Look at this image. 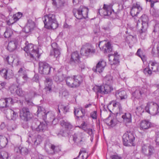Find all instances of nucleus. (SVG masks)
<instances>
[{
	"mask_svg": "<svg viewBox=\"0 0 159 159\" xmlns=\"http://www.w3.org/2000/svg\"><path fill=\"white\" fill-rule=\"evenodd\" d=\"M142 9L139 2H137L135 3H134L131 9V15L132 16H137Z\"/></svg>",
	"mask_w": 159,
	"mask_h": 159,
	"instance_id": "nucleus-18",
	"label": "nucleus"
},
{
	"mask_svg": "<svg viewBox=\"0 0 159 159\" xmlns=\"http://www.w3.org/2000/svg\"><path fill=\"white\" fill-rule=\"evenodd\" d=\"M90 116L93 119H96L97 118V112L96 111H94L90 114Z\"/></svg>",
	"mask_w": 159,
	"mask_h": 159,
	"instance_id": "nucleus-54",
	"label": "nucleus"
},
{
	"mask_svg": "<svg viewBox=\"0 0 159 159\" xmlns=\"http://www.w3.org/2000/svg\"><path fill=\"white\" fill-rule=\"evenodd\" d=\"M112 49L111 44L110 42H108L105 44L102 47V50L104 53H109L111 52Z\"/></svg>",
	"mask_w": 159,
	"mask_h": 159,
	"instance_id": "nucleus-40",
	"label": "nucleus"
},
{
	"mask_svg": "<svg viewBox=\"0 0 159 159\" xmlns=\"http://www.w3.org/2000/svg\"><path fill=\"white\" fill-rule=\"evenodd\" d=\"M4 59L5 61H7L9 65H11L13 62H15V61H16L17 62L16 63V65L18 66L20 62V61L18 59H15L12 56L9 57V56H5Z\"/></svg>",
	"mask_w": 159,
	"mask_h": 159,
	"instance_id": "nucleus-35",
	"label": "nucleus"
},
{
	"mask_svg": "<svg viewBox=\"0 0 159 159\" xmlns=\"http://www.w3.org/2000/svg\"><path fill=\"white\" fill-rule=\"evenodd\" d=\"M67 85L70 87L74 88V77H67L66 80Z\"/></svg>",
	"mask_w": 159,
	"mask_h": 159,
	"instance_id": "nucleus-42",
	"label": "nucleus"
},
{
	"mask_svg": "<svg viewBox=\"0 0 159 159\" xmlns=\"http://www.w3.org/2000/svg\"><path fill=\"white\" fill-rule=\"evenodd\" d=\"M81 157L82 159H86L89 157L88 153L81 154Z\"/></svg>",
	"mask_w": 159,
	"mask_h": 159,
	"instance_id": "nucleus-61",
	"label": "nucleus"
},
{
	"mask_svg": "<svg viewBox=\"0 0 159 159\" xmlns=\"http://www.w3.org/2000/svg\"><path fill=\"white\" fill-rule=\"evenodd\" d=\"M19 149V152L21 154L26 155L28 153V150L25 148H22Z\"/></svg>",
	"mask_w": 159,
	"mask_h": 159,
	"instance_id": "nucleus-51",
	"label": "nucleus"
},
{
	"mask_svg": "<svg viewBox=\"0 0 159 159\" xmlns=\"http://www.w3.org/2000/svg\"><path fill=\"white\" fill-rule=\"evenodd\" d=\"M16 94L19 96L24 97L25 94V92L21 88H19L16 90Z\"/></svg>",
	"mask_w": 159,
	"mask_h": 159,
	"instance_id": "nucleus-46",
	"label": "nucleus"
},
{
	"mask_svg": "<svg viewBox=\"0 0 159 159\" xmlns=\"http://www.w3.org/2000/svg\"><path fill=\"white\" fill-rule=\"evenodd\" d=\"M52 5L57 9H61L64 6L65 1L62 0H52Z\"/></svg>",
	"mask_w": 159,
	"mask_h": 159,
	"instance_id": "nucleus-33",
	"label": "nucleus"
},
{
	"mask_svg": "<svg viewBox=\"0 0 159 159\" xmlns=\"http://www.w3.org/2000/svg\"><path fill=\"white\" fill-rule=\"evenodd\" d=\"M70 133V131L66 129H62L60 130L59 132V134L63 137H67L68 136Z\"/></svg>",
	"mask_w": 159,
	"mask_h": 159,
	"instance_id": "nucleus-44",
	"label": "nucleus"
},
{
	"mask_svg": "<svg viewBox=\"0 0 159 159\" xmlns=\"http://www.w3.org/2000/svg\"><path fill=\"white\" fill-rule=\"evenodd\" d=\"M104 80L106 83L105 84L100 86L96 85L93 89L96 93L107 94L113 90L112 87L110 85L113 83L112 77L111 75H107L105 78Z\"/></svg>",
	"mask_w": 159,
	"mask_h": 159,
	"instance_id": "nucleus-1",
	"label": "nucleus"
},
{
	"mask_svg": "<svg viewBox=\"0 0 159 159\" xmlns=\"http://www.w3.org/2000/svg\"><path fill=\"white\" fill-rule=\"evenodd\" d=\"M18 42L16 40L11 41L9 42L7 49L10 52L14 51L17 48Z\"/></svg>",
	"mask_w": 159,
	"mask_h": 159,
	"instance_id": "nucleus-32",
	"label": "nucleus"
},
{
	"mask_svg": "<svg viewBox=\"0 0 159 159\" xmlns=\"http://www.w3.org/2000/svg\"><path fill=\"white\" fill-rule=\"evenodd\" d=\"M80 52L83 56L89 57L95 53V49L91 45L86 44L81 48Z\"/></svg>",
	"mask_w": 159,
	"mask_h": 159,
	"instance_id": "nucleus-9",
	"label": "nucleus"
},
{
	"mask_svg": "<svg viewBox=\"0 0 159 159\" xmlns=\"http://www.w3.org/2000/svg\"><path fill=\"white\" fill-rule=\"evenodd\" d=\"M35 25L34 22L32 20H29L23 30L26 33L30 34L33 30Z\"/></svg>",
	"mask_w": 159,
	"mask_h": 159,
	"instance_id": "nucleus-21",
	"label": "nucleus"
},
{
	"mask_svg": "<svg viewBox=\"0 0 159 159\" xmlns=\"http://www.w3.org/2000/svg\"><path fill=\"white\" fill-rule=\"evenodd\" d=\"M133 89L134 91L132 93V97L137 99H140L146 95L147 91V89L145 86L142 87L134 88Z\"/></svg>",
	"mask_w": 159,
	"mask_h": 159,
	"instance_id": "nucleus-6",
	"label": "nucleus"
},
{
	"mask_svg": "<svg viewBox=\"0 0 159 159\" xmlns=\"http://www.w3.org/2000/svg\"><path fill=\"white\" fill-rule=\"evenodd\" d=\"M45 28L48 29H55L58 26V24L53 14H49L45 15L43 18Z\"/></svg>",
	"mask_w": 159,
	"mask_h": 159,
	"instance_id": "nucleus-3",
	"label": "nucleus"
},
{
	"mask_svg": "<svg viewBox=\"0 0 159 159\" xmlns=\"http://www.w3.org/2000/svg\"><path fill=\"white\" fill-rule=\"evenodd\" d=\"M52 81L51 79L49 78H47L46 79L45 87L44 89L46 91H48L50 92L52 91Z\"/></svg>",
	"mask_w": 159,
	"mask_h": 159,
	"instance_id": "nucleus-38",
	"label": "nucleus"
},
{
	"mask_svg": "<svg viewBox=\"0 0 159 159\" xmlns=\"http://www.w3.org/2000/svg\"><path fill=\"white\" fill-rule=\"evenodd\" d=\"M12 100L11 98H2L0 99V107L4 108L9 107L11 106Z\"/></svg>",
	"mask_w": 159,
	"mask_h": 159,
	"instance_id": "nucleus-23",
	"label": "nucleus"
},
{
	"mask_svg": "<svg viewBox=\"0 0 159 159\" xmlns=\"http://www.w3.org/2000/svg\"><path fill=\"white\" fill-rule=\"evenodd\" d=\"M48 146L50 149V150H46L47 152L49 154L54 155L61 151V148L59 146H55L51 143L48 144Z\"/></svg>",
	"mask_w": 159,
	"mask_h": 159,
	"instance_id": "nucleus-22",
	"label": "nucleus"
},
{
	"mask_svg": "<svg viewBox=\"0 0 159 159\" xmlns=\"http://www.w3.org/2000/svg\"><path fill=\"white\" fill-rule=\"evenodd\" d=\"M80 57L78 52L75 51L72 53L70 61L71 63H79L80 61Z\"/></svg>",
	"mask_w": 159,
	"mask_h": 159,
	"instance_id": "nucleus-31",
	"label": "nucleus"
},
{
	"mask_svg": "<svg viewBox=\"0 0 159 159\" xmlns=\"http://www.w3.org/2000/svg\"><path fill=\"white\" fill-rule=\"evenodd\" d=\"M145 110L147 112L155 116L159 113V106L154 102L148 103L145 107Z\"/></svg>",
	"mask_w": 159,
	"mask_h": 159,
	"instance_id": "nucleus-8",
	"label": "nucleus"
},
{
	"mask_svg": "<svg viewBox=\"0 0 159 159\" xmlns=\"http://www.w3.org/2000/svg\"><path fill=\"white\" fill-rule=\"evenodd\" d=\"M88 8L83 6H80L78 9H74L73 10L74 15L78 19L88 18Z\"/></svg>",
	"mask_w": 159,
	"mask_h": 159,
	"instance_id": "nucleus-5",
	"label": "nucleus"
},
{
	"mask_svg": "<svg viewBox=\"0 0 159 159\" xmlns=\"http://www.w3.org/2000/svg\"><path fill=\"white\" fill-rule=\"evenodd\" d=\"M61 125L66 128V129L70 131L73 128V126L70 122L62 120L60 122Z\"/></svg>",
	"mask_w": 159,
	"mask_h": 159,
	"instance_id": "nucleus-39",
	"label": "nucleus"
},
{
	"mask_svg": "<svg viewBox=\"0 0 159 159\" xmlns=\"http://www.w3.org/2000/svg\"><path fill=\"white\" fill-rule=\"evenodd\" d=\"M112 104L113 106L114 107H118V108L119 111L118 112H117L116 113L118 114H121L122 113V108L121 106L120 103L119 102H116V101H112L110 102L109 103L108 107L110 106Z\"/></svg>",
	"mask_w": 159,
	"mask_h": 159,
	"instance_id": "nucleus-36",
	"label": "nucleus"
},
{
	"mask_svg": "<svg viewBox=\"0 0 159 159\" xmlns=\"http://www.w3.org/2000/svg\"><path fill=\"white\" fill-rule=\"evenodd\" d=\"M54 79L57 82H60L62 81L64 79V76L62 74H57L55 77Z\"/></svg>",
	"mask_w": 159,
	"mask_h": 159,
	"instance_id": "nucleus-47",
	"label": "nucleus"
},
{
	"mask_svg": "<svg viewBox=\"0 0 159 159\" xmlns=\"http://www.w3.org/2000/svg\"><path fill=\"white\" fill-rule=\"evenodd\" d=\"M74 88L79 87L83 81L82 77L80 75H74Z\"/></svg>",
	"mask_w": 159,
	"mask_h": 159,
	"instance_id": "nucleus-34",
	"label": "nucleus"
},
{
	"mask_svg": "<svg viewBox=\"0 0 159 159\" xmlns=\"http://www.w3.org/2000/svg\"><path fill=\"white\" fill-rule=\"evenodd\" d=\"M153 32L159 34V23H157L155 25Z\"/></svg>",
	"mask_w": 159,
	"mask_h": 159,
	"instance_id": "nucleus-53",
	"label": "nucleus"
},
{
	"mask_svg": "<svg viewBox=\"0 0 159 159\" xmlns=\"http://www.w3.org/2000/svg\"><path fill=\"white\" fill-rule=\"evenodd\" d=\"M119 57L120 56L117 53L115 52L114 54L109 56V60L110 62H112L111 65L118 64L120 62Z\"/></svg>",
	"mask_w": 159,
	"mask_h": 159,
	"instance_id": "nucleus-26",
	"label": "nucleus"
},
{
	"mask_svg": "<svg viewBox=\"0 0 159 159\" xmlns=\"http://www.w3.org/2000/svg\"><path fill=\"white\" fill-rule=\"evenodd\" d=\"M51 46L53 50L51 51L50 56H53L54 57L59 58L61 55V48L55 42L52 43Z\"/></svg>",
	"mask_w": 159,
	"mask_h": 159,
	"instance_id": "nucleus-16",
	"label": "nucleus"
},
{
	"mask_svg": "<svg viewBox=\"0 0 159 159\" xmlns=\"http://www.w3.org/2000/svg\"><path fill=\"white\" fill-rule=\"evenodd\" d=\"M152 70L149 67H148L145 68L143 70V72L147 75L150 76L152 74Z\"/></svg>",
	"mask_w": 159,
	"mask_h": 159,
	"instance_id": "nucleus-49",
	"label": "nucleus"
},
{
	"mask_svg": "<svg viewBox=\"0 0 159 159\" xmlns=\"http://www.w3.org/2000/svg\"><path fill=\"white\" fill-rule=\"evenodd\" d=\"M109 117H108L107 119H105V122L106 123L107 125L110 126L111 127L114 126L116 124V123L114 121V120L113 119H111L110 121L109 122Z\"/></svg>",
	"mask_w": 159,
	"mask_h": 159,
	"instance_id": "nucleus-45",
	"label": "nucleus"
},
{
	"mask_svg": "<svg viewBox=\"0 0 159 159\" xmlns=\"http://www.w3.org/2000/svg\"><path fill=\"white\" fill-rule=\"evenodd\" d=\"M148 67L153 72L159 71V65L155 61H149Z\"/></svg>",
	"mask_w": 159,
	"mask_h": 159,
	"instance_id": "nucleus-30",
	"label": "nucleus"
},
{
	"mask_svg": "<svg viewBox=\"0 0 159 159\" xmlns=\"http://www.w3.org/2000/svg\"><path fill=\"white\" fill-rule=\"evenodd\" d=\"M140 128L141 130H145L153 127V125L148 120H142L140 123Z\"/></svg>",
	"mask_w": 159,
	"mask_h": 159,
	"instance_id": "nucleus-20",
	"label": "nucleus"
},
{
	"mask_svg": "<svg viewBox=\"0 0 159 159\" xmlns=\"http://www.w3.org/2000/svg\"><path fill=\"white\" fill-rule=\"evenodd\" d=\"M106 65V61L103 59H100L97 63L96 66L93 67V70L97 73H101L103 71Z\"/></svg>",
	"mask_w": 159,
	"mask_h": 159,
	"instance_id": "nucleus-17",
	"label": "nucleus"
},
{
	"mask_svg": "<svg viewBox=\"0 0 159 159\" xmlns=\"http://www.w3.org/2000/svg\"><path fill=\"white\" fill-rule=\"evenodd\" d=\"M136 111L141 114L144 111V109L141 106H139L136 108Z\"/></svg>",
	"mask_w": 159,
	"mask_h": 159,
	"instance_id": "nucleus-56",
	"label": "nucleus"
},
{
	"mask_svg": "<svg viewBox=\"0 0 159 159\" xmlns=\"http://www.w3.org/2000/svg\"><path fill=\"white\" fill-rule=\"evenodd\" d=\"M39 123L38 122L36 124L34 123L33 124L32 126L33 130L36 131L37 132H44L47 130L48 128V125L45 121L40 122L38 125L37 124Z\"/></svg>",
	"mask_w": 159,
	"mask_h": 159,
	"instance_id": "nucleus-15",
	"label": "nucleus"
},
{
	"mask_svg": "<svg viewBox=\"0 0 159 159\" xmlns=\"http://www.w3.org/2000/svg\"><path fill=\"white\" fill-rule=\"evenodd\" d=\"M7 113L6 114V117L9 119H11L12 120H14L18 117L17 113L15 112L14 111L11 110V109H7L6 111ZM6 111H4L5 113H6Z\"/></svg>",
	"mask_w": 159,
	"mask_h": 159,
	"instance_id": "nucleus-28",
	"label": "nucleus"
},
{
	"mask_svg": "<svg viewBox=\"0 0 159 159\" xmlns=\"http://www.w3.org/2000/svg\"><path fill=\"white\" fill-rule=\"evenodd\" d=\"M155 141L156 144L159 145V132H157L156 134Z\"/></svg>",
	"mask_w": 159,
	"mask_h": 159,
	"instance_id": "nucleus-55",
	"label": "nucleus"
},
{
	"mask_svg": "<svg viewBox=\"0 0 159 159\" xmlns=\"http://www.w3.org/2000/svg\"><path fill=\"white\" fill-rule=\"evenodd\" d=\"M9 157L8 154L7 152L2 151L0 152V159H7Z\"/></svg>",
	"mask_w": 159,
	"mask_h": 159,
	"instance_id": "nucleus-43",
	"label": "nucleus"
},
{
	"mask_svg": "<svg viewBox=\"0 0 159 159\" xmlns=\"http://www.w3.org/2000/svg\"><path fill=\"white\" fill-rule=\"evenodd\" d=\"M136 54L139 57L142 56V55H143V51H142L141 48L138 49Z\"/></svg>",
	"mask_w": 159,
	"mask_h": 159,
	"instance_id": "nucleus-57",
	"label": "nucleus"
},
{
	"mask_svg": "<svg viewBox=\"0 0 159 159\" xmlns=\"http://www.w3.org/2000/svg\"><path fill=\"white\" fill-rule=\"evenodd\" d=\"M122 118L123 119V121L126 126L128 124L132 122V116L131 114L129 112L124 113L122 116Z\"/></svg>",
	"mask_w": 159,
	"mask_h": 159,
	"instance_id": "nucleus-29",
	"label": "nucleus"
},
{
	"mask_svg": "<svg viewBox=\"0 0 159 159\" xmlns=\"http://www.w3.org/2000/svg\"><path fill=\"white\" fill-rule=\"evenodd\" d=\"M19 75L22 76L23 80L27 81L29 78L26 71L24 68H20L18 72Z\"/></svg>",
	"mask_w": 159,
	"mask_h": 159,
	"instance_id": "nucleus-37",
	"label": "nucleus"
},
{
	"mask_svg": "<svg viewBox=\"0 0 159 159\" xmlns=\"http://www.w3.org/2000/svg\"><path fill=\"white\" fill-rule=\"evenodd\" d=\"M44 113V115L43 117V118L45 121H47L48 122L54 125L56 123L55 121L57 119L55 118L54 113L51 112H48L46 113Z\"/></svg>",
	"mask_w": 159,
	"mask_h": 159,
	"instance_id": "nucleus-19",
	"label": "nucleus"
},
{
	"mask_svg": "<svg viewBox=\"0 0 159 159\" xmlns=\"http://www.w3.org/2000/svg\"><path fill=\"white\" fill-rule=\"evenodd\" d=\"M79 65V66L81 69H84L85 68V66L83 62H82L79 61V63H76Z\"/></svg>",
	"mask_w": 159,
	"mask_h": 159,
	"instance_id": "nucleus-60",
	"label": "nucleus"
},
{
	"mask_svg": "<svg viewBox=\"0 0 159 159\" xmlns=\"http://www.w3.org/2000/svg\"><path fill=\"white\" fill-rule=\"evenodd\" d=\"M69 107L68 106H65L64 107L63 110V112L64 113H66L69 111Z\"/></svg>",
	"mask_w": 159,
	"mask_h": 159,
	"instance_id": "nucleus-62",
	"label": "nucleus"
},
{
	"mask_svg": "<svg viewBox=\"0 0 159 159\" xmlns=\"http://www.w3.org/2000/svg\"><path fill=\"white\" fill-rule=\"evenodd\" d=\"M134 140V135L132 132H127L123 135V143L125 146H133V142Z\"/></svg>",
	"mask_w": 159,
	"mask_h": 159,
	"instance_id": "nucleus-7",
	"label": "nucleus"
},
{
	"mask_svg": "<svg viewBox=\"0 0 159 159\" xmlns=\"http://www.w3.org/2000/svg\"><path fill=\"white\" fill-rule=\"evenodd\" d=\"M74 115L78 118H83L85 114V110L82 107L74 108Z\"/></svg>",
	"mask_w": 159,
	"mask_h": 159,
	"instance_id": "nucleus-25",
	"label": "nucleus"
},
{
	"mask_svg": "<svg viewBox=\"0 0 159 159\" xmlns=\"http://www.w3.org/2000/svg\"><path fill=\"white\" fill-rule=\"evenodd\" d=\"M25 44V46L24 47V50L26 52L25 55L29 61H35L37 58H39L40 54L39 53L38 49L35 50L33 44L29 43L26 41Z\"/></svg>",
	"mask_w": 159,
	"mask_h": 159,
	"instance_id": "nucleus-2",
	"label": "nucleus"
},
{
	"mask_svg": "<svg viewBox=\"0 0 159 159\" xmlns=\"http://www.w3.org/2000/svg\"><path fill=\"white\" fill-rule=\"evenodd\" d=\"M111 157L112 159H122L121 157L116 155L111 156Z\"/></svg>",
	"mask_w": 159,
	"mask_h": 159,
	"instance_id": "nucleus-64",
	"label": "nucleus"
},
{
	"mask_svg": "<svg viewBox=\"0 0 159 159\" xmlns=\"http://www.w3.org/2000/svg\"><path fill=\"white\" fill-rule=\"evenodd\" d=\"M113 4L112 3L107 5L104 4L103 8L99 9L98 10V13L100 16H104L105 18H107L110 16L111 17L113 18L112 16L113 14H115L116 16H118L120 11L118 10L115 13L114 10L112 9Z\"/></svg>",
	"mask_w": 159,
	"mask_h": 159,
	"instance_id": "nucleus-4",
	"label": "nucleus"
},
{
	"mask_svg": "<svg viewBox=\"0 0 159 159\" xmlns=\"http://www.w3.org/2000/svg\"><path fill=\"white\" fill-rule=\"evenodd\" d=\"M17 21V19H16L15 17H14L13 16L11 17V18L8 21H7V24L9 25H11L12 24H13L16 22Z\"/></svg>",
	"mask_w": 159,
	"mask_h": 159,
	"instance_id": "nucleus-50",
	"label": "nucleus"
},
{
	"mask_svg": "<svg viewBox=\"0 0 159 159\" xmlns=\"http://www.w3.org/2000/svg\"><path fill=\"white\" fill-rule=\"evenodd\" d=\"M52 68L50 65L45 61H40L39 62V72L42 75H49Z\"/></svg>",
	"mask_w": 159,
	"mask_h": 159,
	"instance_id": "nucleus-11",
	"label": "nucleus"
},
{
	"mask_svg": "<svg viewBox=\"0 0 159 159\" xmlns=\"http://www.w3.org/2000/svg\"><path fill=\"white\" fill-rule=\"evenodd\" d=\"M22 16V13L20 12H18L13 15V16L17 19V21L20 19Z\"/></svg>",
	"mask_w": 159,
	"mask_h": 159,
	"instance_id": "nucleus-52",
	"label": "nucleus"
},
{
	"mask_svg": "<svg viewBox=\"0 0 159 159\" xmlns=\"http://www.w3.org/2000/svg\"><path fill=\"white\" fill-rule=\"evenodd\" d=\"M19 116L21 120L26 122L30 120L32 117L29 109L27 107H24L20 110Z\"/></svg>",
	"mask_w": 159,
	"mask_h": 159,
	"instance_id": "nucleus-10",
	"label": "nucleus"
},
{
	"mask_svg": "<svg viewBox=\"0 0 159 159\" xmlns=\"http://www.w3.org/2000/svg\"><path fill=\"white\" fill-rule=\"evenodd\" d=\"M141 151L145 156L150 157L154 153L155 149L152 145L143 144L141 145Z\"/></svg>",
	"mask_w": 159,
	"mask_h": 159,
	"instance_id": "nucleus-12",
	"label": "nucleus"
},
{
	"mask_svg": "<svg viewBox=\"0 0 159 159\" xmlns=\"http://www.w3.org/2000/svg\"><path fill=\"white\" fill-rule=\"evenodd\" d=\"M115 95L116 98L121 100L126 99L127 96L126 92L124 90H119L116 91Z\"/></svg>",
	"mask_w": 159,
	"mask_h": 159,
	"instance_id": "nucleus-27",
	"label": "nucleus"
},
{
	"mask_svg": "<svg viewBox=\"0 0 159 159\" xmlns=\"http://www.w3.org/2000/svg\"><path fill=\"white\" fill-rule=\"evenodd\" d=\"M73 140L79 146L84 144L86 142L83 134L81 133H77L73 135Z\"/></svg>",
	"mask_w": 159,
	"mask_h": 159,
	"instance_id": "nucleus-14",
	"label": "nucleus"
},
{
	"mask_svg": "<svg viewBox=\"0 0 159 159\" xmlns=\"http://www.w3.org/2000/svg\"><path fill=\"white\" fill-rule=\"evenodd\" d=\"M88 133L89 135L91 136L92 135L93 136V130L91 128H88L86 129V131H85Z\"/></svg>",
	"mask_w": 159,
	"mask_h": 159,
	"instance_id": "nucleus-58",
	"label": "nucleus"
},
{
	"mask_svg": "<svg viewBox=\"0 0 159 159\" xmlns=\"http://www.w3.org/2000/svg\"><path fill=\"white\" fill-rule=\"evenodd\" d=\"M12 33L11 31L10 30L6 29L4 33V36L6 38H9L11 35Z\"/></svg>",
	"mask_w": 159,
	"mask_h": 159,
	"instance_id": "nucleus-48",
	"label": "nucleus"
},
{
	"mask_svg": "<svg viewBox=\"0 0 159 159\" xmlns=\"http://www.w3.org/2000/svg\"><path fill=\"white\" fill-rule=\"evenodd\" d=\"M85 153H87L86 152V150L84 148H82L79 152V156H80L81 155V154Z\"/></svg>",
	"mask_w": 159,
	"mask_h": 159,
	"instance_id": "nucleus-63",
	"label": "nucleus"
},
{
	"mask_svg": "<svg viewBox=\"0 0 159 159\" xmlns=\"http://www.w3.org/2000/svg\"><path fill=\"white\" fill-rule=\"evenodd\" d=\"M65 107L64 106L61 104H59L58 105V111L59 113H60V110H61V111H63V110L64 107Z\"/></svg>",
	"mask_w": 159,
	"mask_h": 159,
	"instance_id": "nucleus-59",
	"label": "nucleus"
},
{
	"mask_svg": "<svg viewBox=\"0 0 159 159\" xmlns=\"http://www.w3.org/2000/svg\"><path fill=\"white\" fill-rule=\"evenodd\" d=\"M0 74L5 79H9L13 75V73L11 70L5 69H3L0 70Z\"/></svg>",
	"mask_w": 159,
	"mask_h": 159,
	"instance_id": "nucleus-24",
	"label": "nucleus"
},
{
	"mask_svg": "<svg viewBox=\"0 0 159 159\" xmlns=\"http://www.w3.org/2000/svg\"><path fill=\"white\" fill-rule=\"evenodd\" d=\"M142 20V27L139 30V32L140 34L141 35L143 33L145 32L148 27L149 19L148 16L145 14L142 15L141 17Z\"/></svg>",
	"mask_w": 159,
	"mask_h": 159,
	"instance_id": "nucleus-13",
	"label": "nucleus"
},
{
	"mask_svg": "<svg viewBox=\"0 0 159 159\" xmlns=\"http://www.w3.org/2000/svg\"><path fill=\"white\" fill-rule=\"evenodd\" d=\"M152 44L150 47V48H152L151 53L153 57H156L159 56V53H157V50L156 51L154 48V46L156 43H157L156 40L154 38H153L152 40Z\"/></svg>",
	"mask_w": 159,
	"mask_h": 159,
	"instance_id": "nucleus-41",
	"label": "nucleus"
}]
</instances>
